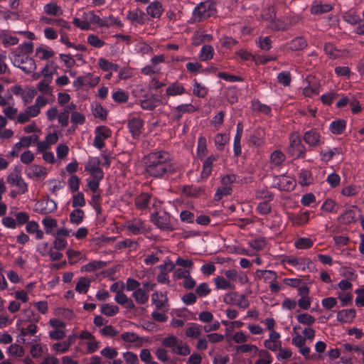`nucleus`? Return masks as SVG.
Instances as JSON below:
<instances>
[{
    "mask_svg": "<svg viewBox=\"0 0 364 364\" xmlns=\"http://www.w3.org/2000/svg\"><path fill=\"white\" fill-rule=\"evenodd\" d=\"M147 173L156 178H162L176 172V167L171 154L166 151H153L146 157Z\"/></svg>",
    "mask_w": 364,
    "mask_h": 364,
    "instance_id": "obj_1",
    "label": "nucleus"
},
{
    "mask_svg": "<svg viewBox=\"0 0 364 364\" xmlns=\"http://www.w3.org/2000/svg\"><path fill=\"white\" fill-rule=\"evenodd\" d=\"M216 14V4L214 1L207 0L200 2L194 8L189 23L194 24L203 22L208 18L215 16Z\"/></svg>",
    "mask_w": 364,
    "mask_h": 364,
    "instance_id": "obj_2",
    "label": "nucleus"
},
{
    "mask_svg": "<svg viewBox=\"0 0 364 364\" xmlns=\"http://www.w3.org/2000/svg\"><path fill=\"white\" fill-rule=\"evenodd\" d=\"M301 141L299 134L296 132L292 133L289 136V146L287 151L294 159H304L306 157V148Z\"/></svg>",
    "mask_w": 364,
    "mask_h": 364,
    "instance_id": "obj_3",
    "label": "nucleus"
},
{
    "mask_svg": "<svg viewBox=\"0 0 364 364\" xmlns=\"http://www.w3.org/2000/svg\"><path fill=\"white\" fill-rule=\"evenodd\" d=\"M11 60L15 67L20 68L26 73H31L36 69V65L33 58L21 55L20 53H17V50L14 52V56Z\"/></svg>",
    "mask_w": 364,
    "mask_h": 364,
    "instance_id": "obj_4",
    "label": "nucleus"
},
{
    "mask_svg": "<svg viewBox=\"0 0 364 364\" xmlns=\"http://www.w3.org/2000/svg\"><path fill=\"white\" fill-rule=\"evenodd\" d=\"M171 220L170 214L166 211H159L151 215V221L161 230L172 231L174 230Z\"/></svg>",
    "mask_w": 364,
    "mask_h": 364,
    "instance_id": "obj_5",
    "label": "nucleus"
},
{
    "mask_svg": "<svg viewBox=\"0 0 364 364\" xmlns=\"http://www.w3.org/2000/svg\"><path fill=\"white\" fill-rule=\"evenodd\" d=\"M302 140L311 149L318 147L324 143L323 137L318 128H311L306 131L303 134Z\"/></svg>",
    "mask_w": 364,
    "mask_h": 364,
    "instance_id": "obj_6",
    "label": "nucleus"
},
{
    "mask_svg": "<svg viewBox=\"0 0 364 364\" xmlns=\"http://www.w3.org/2000/svg\"><path fill=\"white\" fill-rule=\"evenodd\" d=\"M124 228L127 230L128 235H138L146 230L145 222L139 218L127 220L125 223Z\"/></svg>",
    "mask_w": 364,
    "mask_h": 364,
    "instance_id": "obj_7",
    "label": "nucleus"
},
{
    "mask_svg": "<svg viewBox=\"0 0 364 364\" xmlns=\"http://www.w3.org/2000/svg\"><path fill=\"white\" fill-rule=\"evenodd\" d=\"M224 301L228 304H234L243 309L249 306V301L245 295H240L236 291L225 294Z\"/></svg>",
    "mask_w": 364,
    "mask_h": 364,
    "instance_id": "obj_8",
    "label": "nucleus"
},
{
    "mask_svg": "<svg viewBox=\"0 0 364 364\" xmlns=\"http://www.w3.org/2000/svg\"><path fill=\"white\" fill-rule=\"evenodd\" d=\"M57 203L50 198L38 201L35 205V211L41 215H48L57 210Z\"/></svg>",
    "mask_w": 364,
    "mask_h": 364,
    "instance_id": "obj_9",
    "label": "nucleus"
},
{
    "mask_svg": "<svg viewBox=\"0 0 364 364\" xmlns=\"http://www.w3.org/2000/svg\"><path fill=\"white\" fill-rule=\"evenodd\" d=\"M144 120L138 117H133L128 119L127 127L134 139L139 137L144 129Z\"/></svg>",
    "mask_w": 364,
    "mask_h": 364,
    "instance_id": "obj_10",
    "label": "nucleus"
},
{
    "mask_svg": "<svg viewBox=\"0 0 364 364\" xmlns=\"http://www.w3.org/2000/svg\"><path fill=\"white\" fill-rule=\"evenodd\" d=\"M152 199L151 193H141L135 197L134 205L138 210L145 211L149 209Z\"/></svg>",
    "mask_w": 364,
    "mask_h": 364,
    "instance_id": "obj_11",
    "label": "nucleus"
},
{
    "mask_svg": "<svg viewBox=\"0 0 364 364\" xmlns=\"http://www.w3.org/2000/svg\"><path fill=\"white\" fill-rule=\"evenodd\" d=\"M101 161L97 157H90L85 165V171L90 176H104V172L100 168Z\"/></svg>",
    "mask_w": 364,
    "mask_h": 364,
    "instance_id": "obj_12",
    "label": "nucleus"
},
{
    "mask_svg": "<svg viewBox=\"0 0 364 364\" xmlns=\"http://www.w3.org/2000/svg\"><path fill=\"white\" fill-rule=\"evenodd\" d=\"M287 263L298 270L304 272L306 268H310L313 263L311 259L305 257H293L287 259Z\"/></svg>",
    "mask_w": 364,
    "mask_h": 364,
    "instance_id": "obj_13",
    "label": "nucleus"
},
{
    "mask_svg": "<svg viewBox=\"0 0 364 364\" xmlns=\"http://www.w3.org/2000/svg\"><path fill=\"white\" fill-rule=\"evenodd\" d=\"M218 154H211L205 159H203V168L201 171V177L203 178H208L210 176L213 164L218 161Z\"/></svg>",
    "mask_w": 364,
    "mask_h": 364,
    "instance_id": "obj_14",
    "label": "nucleus"
},
{
    "mask_svg": "<svg viewBox=\"0 0 364 364\" xmlns=\"http://www.w3.org/2000/svg\"><path fill=\"white\" fill-rule=\"evenodd\" d=\"M25 173L29 178H45L47 175L46 169L45 167L39 165H31L25 169Z\"/></svg>",
    "mask_w": 364,
    "mask_h": 364,
    "instance_id": "obj_15",
    "label": "nucleus"
},
{
    "mask_svg": "<svg viewBox=\"0 0 364 364\" xmlns=\"http://www.w3.org/2000/svg\"><path fill=\"white\" fill-rule=\"evenodd\" d=\"M355 208H356V206L352 205L349 207L348 209L346 210L345 212L338 217V223L343 225H348L355 223L356 221Z\"/></svg>",
    "mask_w": 364,
    "mask_h": 364,
    "instance_id": "obj_16",
    "label": "nucleus"
},
{
    "mask_svg": "<svg viewBox=\"0 0 364 364\" xmlns=\"http://www.w3.org/2000/svg\"><path fill=\"white\" fill-rule=\"evenodd\" d=\"M346 127L347 121L346 119H337L330 123L328 129L331 134L340 135L345 132Z\"/></svg>",
    "mask_w": 364,
    "mask_h": 364,
    "instance_id": "obj_17",
    "label": "nucleus"
},
{
    "mask_svg": "<svg viewBox=\"0 0 364 364\" xmlns=\"http://www.w3.org/2000/svg\"><path fill=\"white\" fill-rule=\"evenodd\" d=\"M341 153V149L338 147H326L324 149H322L319 152V156L321 160L326 163L329 162L331 160L333 159V157L336 155H339Z\"/></svg>",
    "mask_w": 364,
    "mask_h": 364,
    "instance_id": "obj_18",
    "label": "nucleus"
},
{
    "mask_svg": "<svg viewBox=\"0 0 364 364\" xmlns=\"http://www.w3.org/2000/svg\"><path fill=\"white\" fill-rule=\"evenodd\" d=\"M76 105L73 103L65 105L63 111L58 114V122L62 127H65L69 123V114L71 111L75 109Z\"/></svg>",
    "mask_w": 364,
    "mask_h": 364,
    "instance_id": "obj_19",
    "label": "nucleus"
},
{
    "mask_svg": "<svg viewBox=\"0 0 364 364\" xmlns=\"http://www.w3.org/2000/svg\"><path fill=\"white\" fill-rule=\"evenodd\" d=\"M127 19L132 23L144 24L146 20V15L142 10L136 9L128 11Z\"/></svg>",
    "mask_w": 364,
    "mask_h": 364,
    "instance_id": "obj_20",
    "label": "nucleus"
},
{
    "mask_svg": "<svg viewBox=\"0 0 364 364\" xmlns=\"http://www.w3.org/2000/svg\"><path fill=\"white\" fill-rule=\"evenodd\" d=\"M356 316L355 309H343L337 312V320L341 323H350Z\"/></svg>",
    "mask_w": 364,
    "mask_h": 364,
    "instance_id": "obj_21",
    "label": "nucleus"
},
{
    "mask_svg": "<svg viewBox=\"0 0 364 364\" xmlns=\"http://www.w3.org/2000/svg\"><path fill=\"white\" fill-rule=\"evenodd\" d=\"M43 12L48 16H60L63 11L55 1H50L43 6Z\"/></svg>",
    "mask_w": 364,
    "mask_h": 364,
    "instance_id": "obj_22",
    "label": "nucleus"
},
{
    "mask_svg": "<svg viewBox=\"0 0 364 364\" xmlns=\"http://www.w3.org/2000/svg\"><path fill=\"white\" fill-rule=\"evenodd\" d=\"M159 102V97L157 95H152L149 98L141 100L140 101V105L144 110L152 111L157 107Z\"/></svg>",
    "mask_w": 364,
    "mask_h": 364,
    "instance_id": "obj_23",
    "label": "nucleus"
},
{
    "mask_svg": "<svg viewBox=\"0 0 364 364\" xmlns=\"http://www.w3.org/2000/svg\"><path fill=\"white\" fill-rule=\"evenodd\" d=\"M41 21L48 24V25H55L60 28V29H70V26L69 23L64 20L63 18H53L47 16H43L41 18Z\"/></svg>",
    "mask_w": 364,
    "mask_h": 364,
    "instance_id": "obj_24",
    "label": "nucleus"
},
{
    "mask_svg": "<svg viewBox=\"0 0 364 364\" xmlns=\"http://www.w3.org/2000/svg\"><path fill=\"white\" fill-rule=\"evenodd\" d=\"M54 55L55 52L46 46L41 45L36 49V55L41 60H49Z\"/></svg>",
    "mask_w": 364,
    "mask_h": 364,
    "instance_id": "obj_25",
    "label": "nucleus"
},
{
    "mask_svg": "<svg viewBox=\"0 0 364 364\" xmlns=\"http://www.w3.org/2000/svg\"><path fill=\"white\" fill-rule=\"evenodd\" d=\"M306 46L307 42L303 37H296L288 43V48L294 51L303 50Z\"/></svg>",
    "mask_w": 364,
    "mask_h": 364,
    "instance_id": "obj_26",
    "label": "nucleus"
},
{
    "mask_svg": "<svg viewBox=\"0 0 364 364\" xmlns=\"http://www.w3.org/2000/svg\"><path fill=\"white\" fill-rule=\"evenodd\" d=\"M314 181V177L311 171L301 169L299 174V183L302 186H306L311 184Z\"/></svg>",
    "mask_w": 364,
    "mask_h": 364,
    "instance_id": "obj_27",
    "label": "nucleus"
},
{
    "mask_svg": "<svg viewBox=\"0 0 364 364\" xmlns=\"http://www.w3.org/2000/svg\"><path fill=\"white\" fill-rule=\"evenodd\" d=\"M42 224L44 227V230L46 234L55 235V231H54V228L57 227L56 219L52 218L50 217H46L43 219Z\"/></svg>",
    "mask_w": 364,
    "mask_h": 364,
    "instance_id": "obj_28",
    "label": "nucleus"
},
{
    "mask_svg": "<svg viewBox=\"0 0 364 364\" xmlns=\"http://www.w3.org/2000/svg\"><path fill=\"white\" fill-rule=\"evenodd\" d=\"M248 144L255 147L261 146L264 144V133L261 131H255L249 136Z\"/></svg>",
    "mask_w": 364,
    "mask_h": 364,
    "instance_id": "obj_29",
    "label": "nucleus"
},
{
    "mask_svg": "<svg viewBox=\"0 0 364 364\" xmlns=\"http://www.w3.org/2000/svg\"><path fill=\"white\" fill-rule=\"evenodd\" d=\"M207 151L206 138L204 136H200L197 142V154L200 161H203V159L206 156Z\"/></svg>",
    "mask_w": 364,
    "mask_h": 364,
    "instance_id": "obj_30",
    "label": "nucleus"
},
{
    "mask_svg": "<svg viewBox=\"0 0 364 364\" xmlns=\"http://www.w3.org/2000/svg\"><path fill=\"white\" fill-rule=\"evenodd\" d=\"M266 198L268 199V200L262 201L258 203L257 206V211L263 215H267L271 212L272 208L271 205L269 203V201L272 200L273 199V196L272 194L268 193L266 196Z\"/></svg>",
    "mask_w": 364,
    "mask_h": 364,
    "instance_id": "obj_31",
    "label": "nucleus"
},
{
    "mask_svg": "<svg viewBox=\"0 0 364 364\" xmlns=\"http://www.w3.org/2000/svg\"><path fill=\"white\" fill-rule=\"evenodd\" d=\"M185 93V88L181 84L178 82H173L170 85L166 90V94L167 96H176L181 95Z\"/></svg>",
    "mask_w": 364,
    "mask_h": 364,
    "instance_id": "obj_32",
    "label": "nucleus"
},
{
    "mask_svg": "<svg viewBox=\"0 0 364 364\" xmlns=\"http://www.w3.org/2000/svg\"><path fill=\"white\" fill-rule=\"evenodd\" d=\"M162 6L159 2H153L146 8L147 14L153 18H159L162 14Z\"/></svg>",
    "mask_w": 364,
    "mask_h": 364,
    "instance_id": "obj_33",
    "label": "nucleus"
},
{
    "mask_svg": "<svg viewBox=\"0 0 364 364\" xmlns=\"http://www.w3.org/2000/svg\"><path fill=\"white\" fill-rule=\"evenodd\" d=\"M214 53L212 46L204 45L200 49L199 58L201 61H208L213 58Z\"/></svg>",
    "mask_w": 364,
    "mask_h": 364,
    "instance_id": "obj_34",
    "label": "nucleus"
},
{
    "mask_svg": "<svg viewBox=\"0 0 364 364\" xmlns=\"http://www.w3.org/2000/svg\"><path fill=\"white\" fill-rule=\"evenodd\" d=\"M325 53L329 56L330 58L337 59L342 56L343 53L335 46L331 43H326L323 47Z\"/></svg>",
    "mask_w": 364,
    "mask_h": 364,
    "instance_id": "obj_35",
    "label": "nucleus"
},
{
    "mask_svg": "<svg viewBox=\"0 0 364 364\" xmlns=\"http://www.w3.org/2000/svg\"><path fill=\"white\" fill-rule=\"evenodd\" d=\"M214 282L216 288L218 289L234 290L235 289V286L234 284H231L229 281L223 277L218 276L217 277L214 278Z\"/></svg>",
    "mask_w": 364,
    "mask_h": 364,
    "instance_id": "obj_36",
    "label": "nucleus"
},
{
    "mask_svg": "<svg viewBox=\"0 0 364 364\" xmlns=\"http://www.w3.org/2000/svg\"><path fill=\"white\" fill-rule=\"evenodd\" d=\"M104 176H91L87 179V186L90 190L95 193L97 192L100 181L103 179Z\"/></svg>",
    "mask_w": 364,
    "mask_h": 364,
    "instance_id": "obj_37",
    "label": "nucleus"
},
{
    "mask_svg": "<svg viewBox=\"0 0 364 364\" xmlns=\"http://www.w3.org/2000/svg\"><path fill=\"white\" fill-rule=\"evenodd\" d=\"M132 296L138 304H145L149 300V294L142 289L135 290Z\"/></svg>",
    "mask_w": 364,
    "mask_h": 364,
    "instance_id": "obj_38",
    "label": "nucleus"
},
{
    "mask_svg": "<svg viewBox=\"0 0 364 364\" xmlns=\"http://www.w3.org/2000/svg\"><path fill=\"white\" fill-rule=\"evenodd\" d=\"M183 191L188 196L196 198L204 192V189L201 187L186 185L183 186Z\"/></svg>",
    "mask_w": 364,
    "mask_h": 364,
    "instance_id": "obj_39",
    "label": "nucleus"
},
{
    "mask_svg": "<svg viewBox=\"0 0 364 364\" xmlns=\"http://www.w3.org/2000/svg\"><path fill=\"white\" fill-rule=\"evenodd\" d=\"M82 18L85 19V21L91 27V25L100 26L101 22V18L96 15L93 11L85 12L82 14Z\"/></svg>",
    "mask_w": 364,
    "mask_h": 364,
    "instance_id": "obj_40",
    "label": "nucleus"
},
{
    "mask_svg": "<svg viewBox=\"0 0 364 364\" xmlns=\"http://www.w3.org/2000/svg\"><path fill=\"white\" fill-rule=\"evenodd\" d=\"M55 70L56 68L55 67L54 62L53 60H48L46 66L41 71V74L45 78H49V81H51Z\"/></svg>",
    "mask_w": 364,
    "mask_h": 364,
    "instance_id": "obj_41",
    "label": "nucleus"
},
{
    "mask_svg": "<svg viewBox=\"0 0 364 364\" xmlns=\"http://www.w3.org/2000/svg\"><path fill=\"white\" fill-rule=\"evenodd\" d=\"M85 216L84 211L80 208H75L70 213V223L76 225L80 224Z\"/></svg>",
    "mask_w": 364,
    "mask_h": 364,
    "instance_id": "obj_42",
    "label": "nucleus"
},
{
    "mask_svg": "<svg viewBox=\"0 0 364 364\" xmlns=\"http://www.w3.org/2000/svg\"><path fill=\"white\" fill-rule=\"evenodd\" d=\"M319 88L320 85L318 84H309V85L303 88L302 93L305 97H312L318 95Z\"/></svg>",
    "mask_w": 364,
    "mask_h": 364,
    "instance_id": "obj_43",
    "label": "nucleus"
},
{
    "mask_svg": "<svg viewBox=\"0 0 364 364\" xmlns=\"http://www.w3.org/2000/svg\"><path fill=\"white\" fill-rule=\"evenodd\" d=\"M338 205L335 200L331 198H327L321 206V210L327 213H336Z\"/></svg>",
    "mask_w": 364,
    "mask_h": 364,
    "instance_id": "obj_44",
    "label": "nucleus"
},
{
    "mask_svg": "<svg viewBox=\"0 0 364 364\" xmlns=\"http://www.w3.org/2000/svg\"><path fill=\"white\" fill-rule=\"evenodd\" d=\"M90 286V282L85 277H80L75 286V290L80 294H85Z\"/></svg>",
    "mask_w": 364,
    "mask_h": 364,
    "instance_id": "obj_45",
    "label": "nucleus"
},
{
    "mask_svg": "<svg viewBox=\"0 0 364 364\" xmlns=\"http://www.w3.org/2000/svg\"><path fill=\"white\" fill-rule=\"evenodd\" d=\"M119 311L117 306L109 304H102L101 306V313L107 316H114L118 314Z\"/></svg>",
    "mask_w": 364,
    "mask_h": 364,
    "instance_id": "obj_46",
    "label": "nucleus"
},
{
    "mask_svg": "<svg viewBox=\"0 0 364 364\" xmlns=\"http://www.w3.org/2000/svg\"><path fill=\"white\" fill-rule=\"evenodd\" d=\"M272 41L269 36H260L256 41L257 46L263 50H269L272 48Z\"/></svg>",
    "mask_w": 364,
    "mask_h": 364,
    "instance_id": "obj_47",
    "label": "nucleus"
},
{
    "mask_svg": "<svg viewBox=\"0 0 364 364\" xmlns=\"http://www.w3.org/2000/svg\"><path fill=\"white\" fill-rule=\"evenodd\" d=\"M232 187H228L223 186L216 190L214 195V200L216 201L220 200L223 196H230L232 193Z\"/></svg>",
    "mask_w": 364,
    "mask_h": 364,
    "instance_id": "obj_48",
    "label": "nucleus"
},
{
    "mask_svg": "<svg viewBox=\"0 0 364 364\" xmlns=\"http://www.w3.org/2000/svg\"><path fill=\"white\" fill-rule=\"evenodd\" d=\"M314 242L309 237H299L295 241L294 245L297 249L304 250L311 247Z\"/></svg>",
    "mask_w": 364,
    "mask_h": 364,
    "instance_id": "obj_49",
    "label": "nucleus"
},
{
    "mask_svg": "<svg viewBox=\"0 0 364 364\" xmlns=\"http://www.w3.org/2000/svg\"><path fill=\"white\" fill-rule=\"evenodd\" d=\"M277 79L280 85L288 87L291 82V75L289 71H282L277 75Z\"/></svg>",
    "mask_w": 364,
    "mask_h": 364,
    "instance_id": "obj_50",
    "label": "nucleus"
},
{
    "mask_svg": "<svg viewBox=\"0 0 364 364\" xmlns=\"http://www.w3.org/2000/svg\"><path fill=\"white\" fill-rule=\"evenodd\" d=\"M309 211H305L299 215L294 216L292 218V223L295 225H303L308 223L309 220Z\"/></svg>",
    "mask_w": 364,
    "mask_h": 364,
    "instance_id": "obj_51",
    "label": "nucleus"
},
{
    "mask_svg": "<svg viewBox=\"0 0 364 364\" xmlns=\"http://www.w3.org/2000/svg\"><path fill=\"white\" fill-rule=\"evenodd\" d=\"M333 9L331 4H316L313 5L311 8V11L313 14H322L329 12Z\"/></svg>",
    "mask_w": 364,
    "mask_h": 364,
    "instance_id": "obj_52",
    "label": "nucleus"
},
{
    "mask_svg": "<svg viewBox=\"0 0 364 364\" xmlns=\"http://www.w3.org/2000/svg\"><path fill=\"white\" fill-rule=\"evenodd\" d=\"M189 325V327L186 331V336L191 338L199 337L201 333L199 326L195 323H191Z\"/></svg>",
    "mask_w": 364,
    "mask_h": 364,
    "instance_id": "obj_53",
    "label": "nucleus"
},
{
    "mask_svg": "<svg viewBox=\"0 0 364 364\" xmlns=\"http://www.w3.org/2000/svg\"><path fill=\"white\" fill-rule=\"evenodd\" d=\"M193 94L200 98H204L207 95V89L201 83L194 80Z\"/></svg>",
    "mask_w": 364,
    "mask_h": 364,
    "instance_id": "obj_54",
    "label": "nucleus"
},
{
    "mask_svg": "<svg viewBox=\"0 0 364 364\" xmlns=\"http://www.w3.org/2000/svg\"><path fill=\"white\" fill-rule=\"evenodd\" d=\"M117 247L119 249L129 248L130 250H136L138 247V242L131 239H124V240L119 241L117 243Z\"/></svg>",
    "mask_w": 364,
    "mask_h": 364,
    "instance_id": "obj_55",
    "label": "nucleus"
},
{
    "mask_svg": "<svg viewBox=\"0 0 364 364\" xmlns=\"http://www.w3.org/2000/svg\"><path fill=\"white\" fill-rule=\"evenodd\" d=\"M285 160V155L279 150H276L271 154L270 161L275 166H280Z\"/></svg>",
    "mask_w": 364,
    "mask_h": 364,
    "instance_id": "obj_56",
    "label": "nucleus"
},
{
    "mask_svg": "<svg viewBox=\"0 0 364 364\" xmlns=\"http://www.w3.org/2000/svg\"><path fill=\"white\" fill-rule=\"evenodd\" d=\"M92 114L96 118L105 119L107 117V110L99 103L92 105Z\"/></svg>",
    "mask_w": 364,
    "mask_h": 364,
    "instance_id": "obj_57",
    "label": "nucleus"
},
{
    "mask_svg": "<svg viewBox=\"0 0 364 364\" xmlns=\"http://www.w3.org/2000/svg\"><path fill=\"white\" fill-rule=\"evenodd\" d=\"M51 81H49V78L41 80L37 85L38 90L44 95H50L53 92V89L50 87L49 84Z\"/></svg>",
    "mask_w": 364,
    "mask_h": 364,
    "instance_id": "obj_58",
    "label": "nucleus"
},
{
    "mask_svg": "<svg viewBox=\"0 0 364 364\" xmlns=\"http://www.w3.org/2000/svg\"><path fill=\"white\" fill-rule=\"evenodd\" d=\"M172 352L180 355L186 356L191 353V350L188 345H183L182 341H180V343H178L172 349Z\"/></svg>",
    "mask_w": 364,
    "mask_h": 364,
    "instance_id": "obj_59",
    "label": "nucleus"
},
{
    "mask_svg": "<svg viewBox=\"0 0 364 364\" xmlns=\"http://www.w3.org/2000/svg\"><path fill=\"white\" fill-rule=\"evenodd\" d=\"M196 294L199 297H205L210 294L211 289L209 287V284L206 282L200 284L196 289Z\"/></svg>",
    "mask_w": 364,
    "mask_h": 364,
    "instance_id": "obj_60",
    "label": "nucleus"
},
{
    "mask_svg": "<svg viewBox=\"0 0 364 364\" xmlns=\"http://www.w3.org/2000/svg\"><path fill=\"white\" fill-rule=\"evenodd\" d=\"M296 319L299 323L307 326H311L314 324L316 321L314 316L306 313H303L297 315Z\"/></svg>",
    "mask_w": 364,
    "mask_h": 364,
    "instance_id": "obj_61",
    "label": "nucleus"
},
{
    "mask_svg": "<svg viewBox=\"0 0 364 364\" xmlns=\"http://www.w3.org/2000/svg\"><path fill=\"white\" fill-rule=\"evenodd\" d=\"M252 106L255 109H257L259 112L267 114L270 115L272 112V109L269 106L262 104L259 100H256L252 102Z\"/></svg>",
    "mask_w": 364,
    "mask_h": 364,
    "instance_id": "obj_62",
    "label": "nucleus"
},
{
    "mask_svg": "<svg viewBox=\"0 0 364 364\" xmlns=\"http://www.w3.org/2000/svg\"><path fill=\"white\" fill-rule=\"evenodd\" d=\"M360 187L356 185H350L343 188L341 191L342 195L344 196H355L358 194Z\"/></svg>",
    "mask_w": 364,
    "mask_h": 364,
    "instance_id": "obj_63",
    "label": "nucleus"
},
{
    "mask_svg": "<svg viewBox=\"0 0 364 364\" xmlns=\"http://www.w3.org/2000/svg\"><path fill=\"white\" fill-rule=\"evenodd\" d=\"M259 355L261 357L259 358L255 364H271L272 358L271 354L266 350H261L259 352Z\"/></svg>",
    "mask_w": 364,
    "mask_h": 364,
    "instance_id": "obj_64",
    "label": "nucleus"
}]
</instances>
